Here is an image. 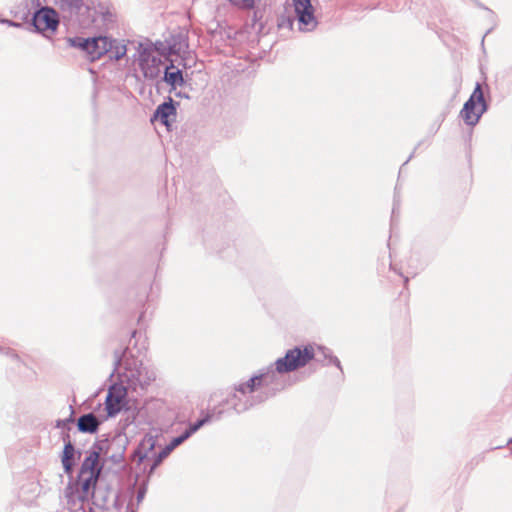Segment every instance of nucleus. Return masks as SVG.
Segmentation results:
<instances>
[{
    "mask_svg": "<svg viewBox=\"0 0 512 512\" xmlns=\"http://www.w3.org/2000/svg\"><path fill=\"white\" fill-rule=\"evenodd\" d=\"M2 22L8 24L9 26H14V27H20L21 26L20 23H16V22H13V21H10V20H3Z\"/></svg>",
    "mask_w": 512,
    "mask_h": 512,
    "instance_id": "32",
    "label": "nucleus"
},
{
    "mask_svg": "<svg viewBox=\"0 0 512 512\" xmlns=\"http://www.w3.org/2000/svg\"><path fill=\"white\" fill-rule=\"evenodd\" d=\"M314 357L312 347H295L287 351L286 355L276 362V370L279 373L294 371L305 366Z\"/></svg>",
    "mask_w": 512,
    "mask_h": 512,
    "instance_id": "6",
    "label": "nucleus"
},
{
    "mask_svg": "<svg viewBox=\"0 0 512 512\" xmlns=\"http://www.w3.org/2000/svg\"><path fill=\"white\" fill-rule=\"evenodd\" d=\"M68 43L71 47L79 48L86 52L89 59L94 61L107 54L111 49V38L99 36L94 38L75 37L69 38Z\"/></svg>",
    "mask_w": 512,
    "mask_h": 512,
    "instance_id": "5",
    "label": "nucleus"
},
{
    "mask_svg": "<svg viewBox=\"0 0 512 512\" xmlns=\"http://www.w3.org/2000/svg\"><path fill=\"white\" fill-rule=\"evenodd\" d=\"M439 127H440V124H439V125H437L436 127L432 128V129H431V131H430V136H429V137H427V138H424V139L420 140V141L417 143V145L415 146V148H414L413 152L409 155V157L407 158V160H406V161L402 164V166L400 167L399 175H401V173H402V171H403L404 166H405V165H407V163H408V162H409V161L414 157L415 151H416L417 149H419L420 147H422V146H424V145H425L426 147H428V146L431 144V140H430V139H431V137H433V135H435V133L438 131Z\"/></svg>",
    "mask_w": 512,
    "mask_h": 512,
    "instance_id": "20",
    "label": "nucleus"
},
{
    "mask_svg": "<svg viewBox=\"0 0 512 512\" xmlns=\"http://www.w3.org/2000/svg\"><path fill=\"white\" fill-rule=\"evenodd\" d=\"M269 374H262L260 376H254L249 379L246 383L239 385L238 391L242 393L253 392L257 385H260L262 379H266Z\"/></svg>",
    "mask_w": 512,
    "mask_h": 512,
    "instance_id": "19",
    "label": "nucleus"
},
{
    "mask_svg": "<svg viewBox=\"0 0 512 512\" xmlns=\"http://www.w3.org/2000/svg\"><path fill=\"white\" fill-rule=\"evenodd\" d=\"M108 53L110 54V58L120 60L126 55L127 47L123 42L111 39V49H109Z\"/></svg>",
    "mask_w": 512,
    "mask_h": 512,
    "instance_id": "18",
    "label": "nucleus"
},
{
    "mask_svg": "<svg viewBox=\"0 0 512 512\" xmlns=\"http://www.w3.org/2000/svg\"><path fill=\"white\" fill-rule=\"evenodd\" d=\"M114 374L117 375L122 384L136 390L138 387L145 388L156 379L155 371L144 366L141 361L128 356L125 351L114 352Z\"/></svg>",
    "mask_w": 512,
    "mask_h": 512,
    "instance_id": "1",
    "label": "nucleus"
},
{
    "mask_svg": "<svg viewBox=\"0 0 512 512\" xmlns=\"http://www.w3.org/2000/svg\"><path fill=\"white\" fill-rule=\"evenodd\" d=\"M58 24V14L52 8L44 7L34 14L33 25L40 32H54L57 29Z\"/></svg>",
    "mask_w": 512,
    "mask_h": 512,
    "instance_id": "8",
    "label": "nucleus"
},
{
    "mask_svg": "<svg viewBox=\"0 0 512 512\" xmlns=\"http://www.w3.org/2000/svg\"><path fill=\"white\" fill-rule=\"evenodd\" d=\"M490 31H491V29H489V30L485 33V35L482 37V44L484 43V40H485L486 35H487L488 33H490Z\"/></svg>",
    "mask_w": 512,
    "mask_h": 512,
    "instance_id": "35",
    "label": "nucleus"
},
{
    "mask_svg": "<svg viewBox=\"0 0 512 512\" xmlns=\"http://www.w3.org/2000/svg\"><path fill=\"white\" fill-rule=\"evenodd\" d=\"M97 480L98 477H96L95 474H91L90 476L79 475L77 483L79 487L77 489V498L79 501H88L93 496Z\"/></svg>",
    "mask_w": 512,
    "mask_h": 512,
    "instance_id": "11",
    "label": "nucleus"
},
{
    "mask_svg": "<svg viewBox=\"0 0 512 512\" xmlns=\"http://www.w3.org/2000/svg\"><path fill=\"white\" fill-rule=\"evenodd\" d=\"M164 81L173 88L184 84L182 71L177 68L173 62L165 68Z\"/></svg>",
    "mask_w": 512,
    "mask_h": 512,
    "instance_id": "13",
    "label": "nucleus"
},
{
    "mask_svg": "<svg viewBox=\"0 0 512 512\" xmlns=\"http://www.w3.org/2000/svg\"><path fill=\"white\" fill-rule=\"evenodd\" d=\"M332 375H334V367L330 368V370H326L324 372V383L327 386H331L333 388H339L343 383H336L331 380Z\"/></svg>",
    "mask_w": 512,
    "mask_h": 512,
    "instance_id": "23",
    "label": "nucleus"
},
{
    "mask_svg": "<svg viewBox=\"0 0 512 512\" xmlns=\"http://www.w3.org/2000/svg\"><path fill=\"white\" fill-rule=\"evenodd\" d=\"M211 420V416L207 415L203 419L198 420L194 424H192L189 429H187L185 432L189 433V437L195 433L198 429H200L204 424L208 423Z\"/></svg>",
    "mask_w": 512,
    "mask_h": 512,
    "instance_id": "22",
    "label": "nucleus"
},
{
    "mask_svg": "<svg viewBox=\"0 0 512 512\" xmlns=\"http://www.w3.org/2000/svg\"><path fill=\"white\" fill-rule=\"evenodd\" d=\"M280 25H281V26H284V25H285V19H283V20H282V22H281V24H280Z\"/></svg>",
    "mask_w": 512,
    "mask_h": 512,
    "instance_id": "37",
    "label": "nucleus"
},
{
    "mask_svg": "<svg viewBox=\"0 0 512 512\" xmlns=\"http://www.w3.org/2000/svg\"><path fill=\"white\" fill-rule=\"evenodd\" d=\"M175 112V107L172 100H170L169 102H164L157 107L154 117L159 119L165 126H169V118L175 115Z\"/></svg>",
    "mask_w": 512,
    "mask_h": 512,
    "instance_id": "16",
    "label": "nucleus"
},
{
    "mask_svg": "<svg viewBox=\"0 0 512 512\" xmlns=\"http://www.w3.org/2000/svg\"><path fill=\"white\" fill-rule=\"evenodd\" d=\"M154 446L155 439L153 436H146L141 443V447L147 448L148 451H152L154 449Z\"/></svg>",
    "mask_w": 512,
    "mask_h": 512,
    "instance_id": "25",
    "label": "nucleus"
},
{
    "mask_svg": "<svg viewBox=\"0 0 512 512\" xmlns=\"http://www.w3.org/2000/svg\"><path fill=\"white\" fill-rule=\"evenodd\" d=\"M170 454L169 451H167L166 448H164L158 455H157V458L155 460V463L154 465H158L163 459H165L168 455Z\"/></svg>",
    "mask_w": 512,
    "mask_h": 512,
    "instance_id": "28",
    "label": "nucleus"
},
{
    "mask_svg": "<svg viewBox=\"0 0 512 512\" xmlns=\"http://www.w3.org/2000/svg\"><path fill=\"white\" fill-rule=\"evenodd\" d=\"M333 367L334 375H332L331 380L336 383H344L345 373L340 359L336 355H334L333 351L330 348L322 345V368Z\"/></svg>",
    "mask_w": 512,
    "mask_h": 512,
    "instance_id": "9",
    "label": "nucleus"
},
{
    "mask_svg": "<svg viewBox=\"0 0 512 512\" xmlns=\"http://www.w3.org/2000/svg\"><path fill=\"white\" fill-rule=\"evenodd\" d=\"M285 10L288 14L287 25L292 26L293 21L297 20L301 31H311L317 26L311 0H286Z\"/></svg>",
    "mask_w": 512,
    "mask_h": 512,
    "instance_id": "3",
    "label": "nucleus"
},
{
    "mask_svg": "<svg viewBox=\"0 0 512 512\" xmlns=\"http://www.w3.org/2000/svg\"><path fill=\"white\" fill-rule=\"evenodd\" d=\"M101 14L104 22L109 21L112 18V14L109 11L101 12Z\"/></svg>",
    "mask_w": 512,
    "mask_h": 512,
    "instance_id": "31",
    "label": "nucleus"
},
{
    "mask_svg": "<svg viewBox=\"0 0 512 512\" xmlns=\"http://www.w3.org/2000/svg\"><path fill=\"white\" fill-rule=\"evenodd\" d=\"M142 43H148L152 46V53L157 55L158 57H168L171 55L170 45L168 44V39L166 41H156L152 43L149 40L143 41Z\"/></svg>",
    "mask_w": 512,
    "mask_h": 512,
    "instance_id": "17",
    "label": "nucleus"
},
{
    "mask_svg": "<svg viewBox=\"0 0 512 512\" xmlns=\"http://www.w3.org/2000/svg\"><path fill=\"white\" fill-rule=\"evenodd\" d=\"M100 421L93 413L85 414L78 419V429L84 433H95L98 430Z\"/></svg>",
    "mask_w": 512,
    "mask_h": 512,
    "instance_id": "14",
    "label": "nucleus"
},
{
    "mask_svg": "<svg viewBox=\"0 0 512 512\" xmlns=\"http://www.w3.org/2000/svg\"><path fill=\"white\" fill-rule=\"evenodd\" d=\"M234 6L240 8H251L254 5V0H229Z\"/></svg>",
    "mask_w": 512,
    "mask_h": 512,
    "instance_id": "24",
    "label": "nucleus"
},
{
    "mask_svg": "<svg viewBox=\"0 0 512 512\" xmlns=\"http://www.w3.org/2000/svg\"><path fill=\"white\" fill-rule=\"evenodd\" d=\"M400 206V200H399V194H398V185L395 187L394 192V203H393V209H392V220L394 219L396 215V211L399 209Z\"/></svg>",
    "mask_w": 512,
    "mask_h": 512,
    "instance_id": "26",
    "label": "nucleus"
},
{
    "mask_svg": "<svg viewBox=\"0 0 512 512\" xmlns=\"http://www.w3.org/2000/svg\"><path fill=\"white\" fill-rule=\"evenodd\" d=\"M477 7L483 9V10H486L488 12H490L491 14L494 15V12L488 8L487 6H485L483 3H481L479 0H471Z\"/></svg>",
    "mask_w": 512,
    "mask_h": 512,
    "instance_id": "30",
    "label": "nucleus"
},
{
    "mask_svg": "<svg viewBox=\"0 0 512 512\" xmlns=\"http://www.w3.org/2000/svg\"><path fill=\"white\" fill-rule=\"evenodd\" d=\"M61 10L70 19L78 22L81 26L87 27L98 22V17L92 13L89 6L83 0H59Z\"/></svg>",
    "mask_w": 512,
    "mask_h": 512,
    "instance_id": "7",
    "label": "nucleus"
},
{
    "mask_svg": "<svg viewBox=\"0 0 512 512\" xmlns=\"http://www.w3.org/2000/svg\"><path fill=\"white\" fill-rule=\"evenodd\" d=\"M188 438H189V433L184 432L179 437H176V438L172 439L171 443L174 446L178 447L180 444H182Z\"/></svg>",
    "mask_w": 512,
    "mask_h": 512,
    "instance_id": "27",
    "label": "nucleus"
},
{
    "mask_svg": "<svg viewBox=\"0 0 512 512\" xmlns=\"http://www.w3.org/2000/svg\"><path fill=\"white\" fill-rule=\"evenodd\" d=\"M170 453L176 448L171 442L165 447Z\"/></svg>",
    "mask_w": 512,
    "mask_h": 512,
    "instance_id": "33",
    "label": "nucleus"
},
{
    "mask_svg": "<svg viewBox=\"0 0 512 512\" xmlns=\"http://www.w3.org/2000/svg\"><path fill=\"white\" fill-rule=\"evenodd\" d=\"M408 282V277H404V284H407Z\"/></svg>",
    "mask_w": 512,
    "mask_h": 512,
    "instance_id": "36",
    "label": "nucleus"
},
{
    "mask_svg": "<svg viewBox=\"0 0 512 512\" xmlns=\"http://www.w3.org/2000/svg\"><path fill=\"white\" fill-rule=\"evenodd\" d=\"M397 512H403V509H399Z\"/></svg>",
    "mask_w": 512,
    "mask_h": 512,
    "instance_id": "38",
    "label": "nucleus"
},
{
    "mask_svg": "<svg viewBox=\"0 0 512 512\" xmlns=\"http://www.w3.org/2000/svg\"><path fill=\"white\" fill-rule=\"evenodd\" d=\"M489 109V102L485 98V94L481 83L476 82L475 87L469 98L465 101L459 116L467 126H475L479 123L483 114Z\"/></svg>",
    "mask_w": 512,
    "mask_h": 512,
    "instance_id": "4",
    "label": "nucleus"
},
{
    "mask_svg": "<svg viewBox=\"0 0 512 512\" xmlns=\"http://www.w3.org/2000/svg\"><path fill=\"white\" fill-rule=\"evenodd\" d=\"M73 456H74V446L72 445V443L70 441H68L64 446L63 455H62V464H63V467L66 472H69L71 470V467H72L71 459L73 458Z\"/></svg>",
    "mask_w": 512,
    "mask_h": 512,
    "instance_id": "21",
    "label": "nucleus"
},
{
    "mask_svg": "<svg viewBox=\"0 0 512 512\" xmlns=\"http://www.w3.org/2000/svg\"><path fill=\"white\" fill-rule=\"evenodd\" d=\"M64 424H65V421H61V420H59V421L57 422V427H60V426H62V425H64Z\"/></svg>",
    "mask_w": 512,
    "mask_h": 512,
    "instance_id": "34",
    "label": "nucleus"
},
{
    "mask_svg": "<svg viewBox=\"0 0 512 512\" xmlns=\"http://www.w3.org/2000/svg\"><path fill=\"white\" fill-rule=\"evenodd\" d=\"M171 55L183 56L188 49V42L183 34L172 35L168 39Z\"/></svg>",
    "mask_w": 512,
    "mask_h": 512,
    "instance_id": "15",
    "label": "nucleus"
},
{
    "mask_svg": "<svg viewBox=\"0 0 512 512\" xmlns=\"http://www.w3.org/2000/svg\"><path fill=\"white\" fill-rule=\"evenodd\" d=\"M99 451L93 449L89 452L88 456L84 459L80 474L83 476H90L91 474H95L96 477H99L101 468L99 467Z\"/></svg>",
    "mask_w": 512,
    "mask_h": 512,
    "instance_id": "12",
    "label": "nucleus"
},
{
    "mask_svg": "<svg viewBox=\"0 0 512 512\" xmlns=\"http://www.w3.org/2000/svg\"><path fill=\"white\" fill-rule=\"evenodd\" d=\"M126 391L122 387L113 386L106 397V410L109 416L118 414L125 405Z\"/></svg>",
    "mask_w": 512,
    "mask_h": 512,
    "instance_id": "10",
    "label": "nucleus"
},
{
    "mask_svg": "<svg viewBox=\"0 0 512 512\" xmlns=\"http://www.w3.org/2000/svg\"><path fill=\"white\" fill-rule=\"evenodd\" d=\"M410 293L409 290H401L398 296L399 301H403L405 305H407V302L409 300Z\"/></svg>",
    "mask_w": 512,
    "mask_h": 512,
    "instance_id": "29",
    "label": "nucleus"
},
{
    "mask_svg": "<svg viewBox=\"0 0 512 512\" xmlns=\"http://www.w3.org/2000/svg\"><path fill=\"white\" fill-rule=\"evenodd\" d=\"M133 64L144 80H154L161 73L162 60L152 53V46L148 43L137 44Z\"/></svg>",
    "mask_w": 512,
    "mask_h": 512,
    "instance_id": "2",
    "label": "nucleus"
}]
</instances>
